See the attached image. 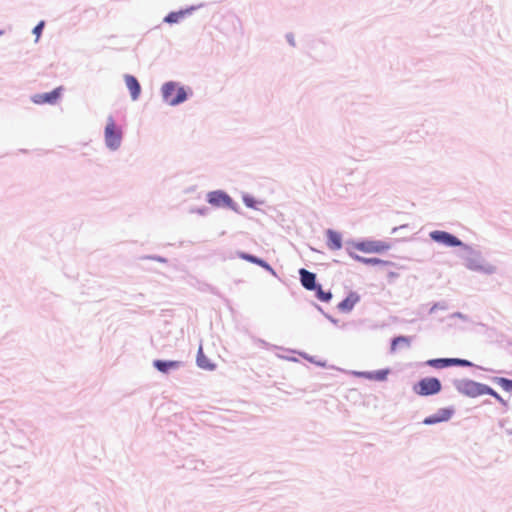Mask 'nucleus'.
<instances>
[{
  "label": "nucleus",
  "mask_w": 512,
  "mask_h": 512,
  "mask_svg": "<svg viewBox=\"0 0 512 512\" xmlns=\"http://www.w3.org/2000/svg\"><path fill=\"white\" fill-rule=\"evenodd\" d=\"M495 382L505 391L512 392V380L503 378V377H497L495 378Z\"/></svg>",
  "instance_id": "obj_18"
},
{
  "label": "nucleus",
  "mask_w": 512,
  "mask_h": 512,
  "mask_svg": "<svg viewBox=\"0 0 512 512\" xmlns=\"http://www.w3.org/2000/svg\"><path fill=\"white\" fill-rule=\"evenodd\" d=\"M239 257L241 259H244L248 262H251V263H254V264H257L263 268H266V269H270V266L262 259H259L253 255H250V254H246V253H239Z\"/></svg>",
  "instance_id": "obj_17"
},
{
  "label": "nucleus",
  "mask_w": 512,
  "mask_h": 512,
  "mask_svg": "<svg viewBox=\"0 0 512 512\" xmlns=\"http://www.w3.org/2000/svg\"><path fill=\"white\" fill-rule=\"evenodd\" d=\"M430 237L434 241L441 243L445 246L453 247L462 245V242L457 237L445 231H433L430 233Z\"/></svg>",
  "instance_id": "obj_6"
},
{
  "label": "nucleus",
  "mask_w": 512,
  "mask_h": 512,
  "mask_svg": "<svg viewBox=\"0 0 512 512\" xmlns=\"http://www.w3.org/2000/svg\"><path fill=\"white\" fill-rule=\"evenodd\" d=\"M358 301L359 296L351 293L338 304V309L344 313L350 312Z\"/></svg>",
  "instance_id": "obj_13"
},
{
  "label": "nucleus",
  "mask_w": 512,
  "mask_h": 512,
  "mask_svg": "<svg viewBox=\"0 0 512 512\" xmlns=\"http://www.w3.org/2000/svg\"><path fill=\"white\" fill-rule=\"evenodd\" d=\"M410 343L409 339L405 336H399V337H396L393 341H392V344H391V350L394 352L397 350V348L401 345H406L408 346Z\"/></svg>",
  "instance_id": "obj_19"
},
{
  "label": "nucleus",
  "mask_w": 512,
  "mask_h": 512,
  "mask_svg": "<svg viewBox=\"0 0 512 512\" xmlns=\"http://www.w3.org/2000/svg\"><path fill=\"white\" fill-rule=\"evenodd\" d=\"M44 27V21H41L33 30V33L36 35V41L39 39L42 29Z\"/></svg>",
  "instance_id": "obj_25"
},
{
  "label": "nucleus",
  "mask_w": 512,
  "mask_h": 512,
  "mask_svg": "<svg viewBox=\"0 0 512 512\" xmlns=\"http://www.w3.org/2000/svg\"><path fill=\"white\" fill-rule=\"evenodd\" d=\"M352 256V258L362 264H365V265H382V266H389L391 265V262L389 261H386V260H382L380 258H367V257H361L359 255H355V254H350Z\"/></svg>",
  "instance_id": "obj_14"
},
{
  "label": "nucleus",
  "mask_w": 512,
  "mask_h": 512,
  "mask_svg": "<svg viewBox=\"0 0 512 512\" xmlns=\"http://www.w3.org/2000/svg\"><path fill=\"white\" fill-rule=\"evenodd\" d=\"M162 95L165 102L171 106L178 105L187 99L184 87L174 82H167L162 86Z\"/></svg>",
  "instance_id": "obj_1"
},
{
  "label": "nucleus",
  "mask_w": 512,
  "mask_h": 512,
  "mask_svg": "<svg viewBox=\"0 0 512 512\" xmlns=\"http://www.w3.org/2000/svg\"><path fill=\"white\" fill-rule=\"evenodd\" d=\"M179 363L177 361H162L156 360L154 361V366L163 373L168 372L172 368L178 367Z\"/></svg>",
  "instance_id": "obj_16"
},
{
  "label": "nucleus",
  "mask_w": 512,
  "mask_h": 512,
  "mask_svg": "<svg viewBox=\"0 0 512 512\" xmlns=\"http://www.w3.org/2000/svg\"><path fill=\"white\" fill-rule=\"evenodd\" d=\"M197 365L206 370H213L215 368V365L212 364L204 354L202 347L199 348L197 353Z\"/></svg>",
  "instance_id": "obj_15"
},
{
  "label": "nucleus",
  "mask_w": 512,
  "mask_h": 512,
  "mask_svg": "<svg viewBox=\"0 0 512 512\" xmlns=\"http://www.w3.org/2000/svg\"><path fill=\"white\" fill-rule=\"evenodd\" d=\"M300 274V280L301 284L307 289V290H314L316 289V276L314 273L302 268L299 271Z\"/></svg>",
  "instance_id": "obj_11"
},
{
  "label": "nucleus",
  "mask_w": 512,
  "mask_h": 512,
  "mask_svg": "<svg viewBox=\"0 0 512 512\" xmlns=\"http://www.w3.org/2000/svg\"><path fill=\"white\" fill-rule=\"evenodd\" d=\"M62 91H63L62 87H57V88H55L54 90H52L51 92H48V93L35 94L32 97V101L35 104H39V105H41V104H55L59 100V98L61 97Z\"/></svg>",
  "instance_id": "obj_5"
},
{
  "label": "nucleus",
  "mask_w": 512,
  "mask_h": 512,
  "mask_svg": "<svg viewBox=\"0 0 512 512\" xmlns=\"http://www.w3.org/2000/svg\"><path fill=\"white\" fill-rule=\"evenodd\" d=\"M185 13L183 11L179 12H171L165 17V22L167 23H177L184 17Z\"/></svg>",
  "instance_id": "obj_20"
},
{
  "label": "nucleus",
  "mask_w": 512,
  "mask_h": 512,
  "mask_svg": "<svg viewBox=\"0 0 512 512\" xmlns=\"http://www.w3.org/2000/svg\"><path fill=\"white\" fill-rule=\"evenodd\" d=\"M379 374H381V375L379 376V379H384V378H385V375H386V373H385V372H380Z\"/></svg>",
  "instance_id": "obj_26"
},
{
  "label": "nucleus",
  "mask_w": 512,
  "mask_h": 512,
  "mask_svg": "<svg viewBox=\"0 0 512 512\" xmlns=\"http://www.w3.org/2000/svg\"><path fill=\"white\" fill-rule=\"evenodd\" d=\"M440 390L441 383L434 377L424 378L414 387V391L421 396L437 394Z\"/></svg>",
  "instance_id": "obj_3"
},
{
  "label": "nucleus",
  "mask_w": 512,
  "mask_h": 512,
  "mask_svg": "<svg viewBox=\"0 0 512 512\" xmlns=\"http://www.w3.org/2000/svg\"><path fill=\"white\" fill-rule=\"evenodd\" d=\"M359 375L366 376V377H369V378H370V375H369V374H366V373H359Z\"/></svg>",
  "instance_id": "obj_27"
},
{
  "label": "nucleus",
  "mask_w": 512,
  "mask_h": 512,
  "mask_svg": "<svg viewBox=\"0 0 512 512\" xmlns=\"http://www.w3.org/2000/svg\"><path fill=\"white\" fill-rule=\"evenodd\" d=\"M124 80L130 91L131 98L133 100H137L141 93V87L138 80L132 75H125Z\"/></svg>",
  "instance_id": "obj_12"
},
{
  "label": "nucleus",
  "mask_w": 512,
  "mask_h": 512,
  "mask_svg": "<svg viewBox=\"0 0 512 512\" xmlns=\"http://www.w3.org/2000/svg\"><path fill=\"white\" fill-rule=\"evenodd\" d=\"M122 132L117 128L112 117L108 118L105 128V142L110 149H117L121 144Z\"/></svg>",
  "instance_id": "obj_2"
},
{
  "label": "nucleus",
  "mask_w": 512,
  "mask_h": 512,
  "mask_svg": "<svg viewBox=\"0 0 512 512\" xmlns=\"http://www.w3.org/2000/svg\"><path fill=\"white\" fill-rule=\"evenodd\" d=\"M439 422L440 421H439L438 417L435 414L425 418L424 421H423V423L426 424V425L436 424V423H439Z\"/></svg>",
  "instance_id": "obj_24"
},
{
  "label": "nucleus",
  "mask_w": 512,
  "mask_h": 512,
  "mask_svg": "<svg viewBox=\"0 0 512 512\" xmlns=\"http://www.w3.org/2000/svg\"><path fill=\"white\" fill-rule=\"evenodd\" d=\"M484 384H480L471 380L462 383L460 391L470 397L483 395Z\"/></svg>",
  "instance_id": "obj_9"
},
{
  "label": "nucleus",
  "mask_w": 512,
  "mask_h": 512,
  "mask_svg": "<svg viewBox=\"0 0 512 512\" xmlns=\"http://www.w3.org/2000/svg\"><path fill=\"white\" fill-rule=\"evenodd\" d=\"M353 247L364 253H383L390 249V245L383 241L365 240L354 243Z\"/></svg>",
  "instance_id": "obj_4"
},
{
  "label": "nucleus",
  "mask_w": 512,
  "mask_h": 512,
  "mask_svg": "<svg viewBox=\"0 0 512 512\" xmlns=\"http://www.w3.org/2000/svg\"><path fill=\"white\" fill-rule=\"evenodd\" d=\"M428 365L434 367V368H444L452 365H458V366H464L469 367L472 366V363L465 359H458V358H441V359H432L429 360Z\"/></svg>",
  "instance_id": "obj_7"
},
{
  "label": "nucleus",
  "mask_w": 512,
  "mask_h": 512,
  "mask_svg": "<svg viewBox=\"0 0 512 512\" xmlns=\"http://www.w3.org/2000/svg\"><path fill=\"white\" fill-rule=\"evenodd\" d=\"M327 236V247L332 250H340L342 248V237L341 234L332 229L326 231Z\"/></svg>",
  "instance_id": "obj_10"
},
{
  "label": "nucleus",
  "mask_w": 512,
  "mask_h": 512,
  "mask_svg": "<svg viewBox=\"0 0 512 512\" xmlns=\"http://www.w3.org/2000/svg\"><path fill=\"white\" fill-rule=\"evenodd\" d=\"M208 202L217 207L228 206L230 207L233 203L229 195L222 191H213L208 194Z\"/></svg>",
  "instance_id": "obj_8"
},
{
  "label": "nucleus",
  "mask_w": 512,
  "mask_h": 512,
  "mask_svg": "<svg viewBox=\"0 0 512 512\" xmlns=\"http://www.w3.org/2000/svg\"><path fill=\"white\" fill-rule=\"evenodd\" d=\"M315 290L317 298L323 302H328L332 298V294L330 292H324L321 286H317Z\"/></svg>",
  "instance_id": "obj_22"
},
{
  "label": "nucleus",
  "mask_w": 512,
  "mask_h": 512,
  "mask_svg": "<svg viewBox=\"0 0 512 512\" xmlns=\"http://www.w3.org/2000/svg\"><path fill=\"white\" fill-rule=\"evenodd\" d=\"M483 395H490V396L494 397L495 399H497L498 401H502L501 396L496 391H494L491 387H489L487 385L484 386Z\"/></svg>",
  "instance_id": "obj_23"
},
{
  "label": "nucleus",
  "mask_w": 512,
  "mask_h": 512,
  "mask_svg": "<svg viewBox=\"0 0 512 512\" xmlns=\"http://www.w3.org/2000/svg\"><path fill=\"white\" fill-rule=\"evenodd\" d=\"M453 414V411L448 408L440 409L435 415L438 417L440 422L448 421Z\"/></svg>",
  "instance_id": "obj_21"
}]
</instances>
